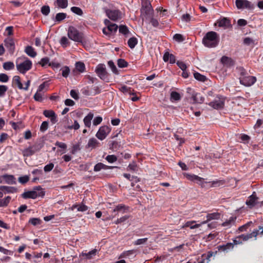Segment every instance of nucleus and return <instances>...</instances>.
<instances>
[{"label": "nucleus", "instance_id": "52", "mask_svg": "<svg viewBox=\"0 0 263 263\" xmlns=\"http://www.w3.org/2000/svg\"><path fill=\"white\" fill-rule=\"evenodd\" d=\"M41 11L43 15L45 16L48 15L50 12L49 6L47 5H44L42 6L41 9Z\"/></svg>", "mask_w": 263, "mask_h": 263}, {"label": "nucleus", "instance_id": "6", "mask_svg": "<svg viewBox=\"0 0 263 263\" xmlns=\"http://www.w3.org/2000/svg\"><path fill=\"white\" fill-rule=\"evenodd\" d=\"M32 67L31 61L27 59L25 61L16 64V68L21 73L24 74Z\"/></svg>", "mask_w": 263, "mask_h": 263}, {"label": "nucleus", "instance_id": "29", "mask_svg": "<svg viewBox=\"0 0 263 263\" xmlns=\"http://www.w3.org/2000/svg\"><path fill=\"white\" fill-rule=\"evenodd\" d=\"M114 168H118L117 166H108V165H95L94 166V171L98 172L100 171L102 169L106 170V169H112Z\"/></svg>", "mask_w": 263, "mask_h": 263}, {"label": "nucleus", "instance_id": "7", "mask_svg": "<svg viewBox=\"0 0 263 263\" xmlns=\"http://www.w3.org/2000/svg\"><path fill=\"white\" fill-rule=\"evenodd\" d=\"M235 4L239 9L246 8L252 10L254 8V5L248 0H236Z\"/></svg>", "mask_w": 263, "mask_h": 263}, {"label": "nucleus", "instance_id": "53", "mask_svg": "<svg viewBox=\"0 0 263 263\" xmlns=\"http://www.w3.org/2000/svg\"><path fill=\"white\" fill-rule=\"evenodd\" d=\"M233 243L234 245H240L242 243V237L241 235L237 236L235 239L233 240Z\"/></svg>", "mask_w": 263, "mask_h": 263}, {"label": "nucleus", "instance_id": "5", "mask_svg": "<svg viewBox=\"0 0 263 263\" xmlns=\"http://www.w3.org/2000/svg\"><path fill=\"white\" fill-rule=\"evenodd\" d=\"M95 72L101 80L107 82H108V73L106 71L105 65L103 64H99L96 68Z\"/></svg>", "mask_w": 263, "mask_h": 263}, {"label": "nucleus", "instance_id": "14", "mask_svg": "<svg viewBox=\"0 0 263 263\" xmlns=\"http://www.w3.org/2000/svg\"><path fill=\"white\" fill-rule=\"evenodd\" d=\"M218 25L220 27L228 28L231 26L230 20L224 17L217 20L216 23L215 24V25Z\"/></svg>", "mask_w": 263, "mask_h": 263}, {"label": "nucleus", "instance_id": "62", "mask_svg": "<svg viewBox=\"0 0 263 263\" xmlns=\"http://www.w3.org/2000/svg\"><path fill=\"white\" fill-rule=\"evenodd\" d=\"M148 18L149 19V23H151L154 27H157L159 26V24L158 20L154 18L152 15H151L150 17H148Z\"/></svg>", "mask_w": 263, "mask_h": 263}, {"label": "nucleus", "instance_id": "35", "mask_svg": "<svg viewBox=\"0 0 263 263\" xmlns=\"http://www.w3.org/2000/svg\"><path fill=\"white\" fill-rule=\"evenodd\" d=\"M253 224V222L252 221H249V222H248L247 223H246L245 224L243 225V226H241L240 227H239L238 229V231L239 232H246L247 231L248 229H249V228Z\"/></svg>", "mask_w": 263, "mask_h": 263}, {"label": "nucleus", "instance_id": "2", "mask_svg": "<svg viewBox=\"0 0 263 263\" xmlns=\"http://www.w3.org/2000/svg\"><path fill=\"white\" fill-rule=\"evenodd\" d=\"M219 42V36L215 31L208 32L202 39V43L206 47H216Z\"/></svg>", "mask_w": 263, "mask_h": 263}, {"label": "nucleus", "instance_id": "44", "mask_svg": "<svg viewBox=\"0 0 263 263\" xmlns=\"http://www.w3.org/2000/svg\"><path fill=\"white\" fill-rule=\"evenodd\" d=\"M117 65L120 68H125L127 67L128 63L123 59H119L117 61Z\"/></svg>", "mask_w": 263, "mask_h": 263}, {"label": "nucleus", "instance_id": "64", "mask_svg": "<svg viewBox=\"0 0 263 263\" xmlns=\"http://www.w3.org/2000/svg\"><path fill=\"white\" fill-rule=\"evenodd\" d=\"M106 160L109 162V163H114L117 160V157L114 155H108L106 157Z\"/></svg>", "mask_w": 263, "mask_h": 263}, {"label": "nucleus", "instance_id": "41", "mask_svg": "<svg viewBox=\"0 0 263 263\" xmlns=\"http://www.w3.org/2000/svg\"><path fill=\"white\" fill-rule=\"evenodd\" d=\"M108 65L114 73L119 74V71L112 61H109L108 62Z\"/></svg>", "mask_w": 263, "mask_h": 263}, {"label": "nucleus", "instance_id": "20", "mask_svg": "<svg viewBox=\"0 0 263 263\" xmlns=\"http://www.w3.org/2000/svg\"><path fill=\"white\" fill-rule=\"evenodd\" d=\"M236 217L231 216L229 219L221 224V226L228 228H231L232 226L235 225L236 220Z\"/></svg>", "mask_w": 263, "mask_h": 263}, {"label": "nucleus", "instance_id": "61", "mask_svg": "<svg viewBox=\"0 0 263 263\" xmlns=\"http://www.w3.org/2000/svg\"><path fill=\"white\" fill-rule=\"evenodd\" d=\"M55 113L52 110H45L43 111V115L47 118H51L53 115H54Z\"/></svg>", "mask_w": 263, "mask_h": 263}, {"label": "nucleus", "instance_id": "25", "mask_svg": "<svg viewBox=\"0 0 263 263\" xmlns=\"http://www.w3.org/2000/svg\"><path fill=\"white\" fill-rule=\"evenodd\" d=\"M128 206H126L123 204H119L115 208L113 212H121L122 213H124L128 210Z\"/></svg>", "mask_w": 263, "mask_h": 263}, {"label": "nucleus", "instance_id": "50", "mask_svg": "<svg viewBox=\"0 0 263 263\" xmlns=\"http://www.w3.org/2000/svg\"><path fill=\"white\" fill-rule=\"evenodd\" d=\"M127 170L132 173L139 174L138 172L139 171L138 165H128Z\"/></svg>", "mask_w": 263, "mask_h": 263}, {"label": "nucleus", "instance_id": "54", "mask_svg": "<svg viewBox=\"0 0 263 263\" xmlns=\"http://www.w3.org/2000/svg\"><path fill=\"white\" fill-rule=\"evenodd\" d=\"M147 238H140L135 241L133 243L134 245H143L147 242Z\"/></svg>", "mask_w": 263, "mask_h": 263}, {"label": "nucleus", "instance_id": "15", "mask_svg": "<svg viewBox=\"0 0 263 263\" xmlns=\"http://www.w3.org/2000/svg\"><path fill=\"white\" fill-rule=\"evenodd\" d=\"M259 227H258V229H254L252 233L247 234H241V236L242 237V240L243 241H246L249 240L250 239L255 237V239H256L257 236L260 233L259 232Z\"/></svg>", "mask_w": 263, "mask_h": 263}, {"label": "nucleus", "instance_id": "8", "mask_svg": "<svg viewBox=\"0 0 263 263\" xmlns=\"http://www.w3.org/2000/svg\"><path fill=\"white\" fill-rule=\"evenodd\" d=\"M222 96H219L217 97V99H215L208 103V105L215 109H220L223 108L224 105V100L221 98Z\"/></svg>", "mask_w": 263, "mask_h": 263}, {"label": "nucleus", "instance_id": "24", "mask_svg": "<svg viewBox=\"0 0 263 263\" xmlns=\"http://www.w3.org/2000/svg\"><path fill=\"white\" fill-rule=\"evenodd\" d=\"M163 59L164 62H167L169 60L170 63L171 64H174L176 62L175 55L173 54H170L168 52L164 53Z\"/></svg>", "mask_w": 263, "mask_h": 263}, {"label": "nucleus", "instance_id": "51", "mask_svg": "<svg viewBox=\"0 0 263 263\" xmlns=\"http://www.w3.org/2000/svg\"><path fill=\"white\" fill-rule=\"evenodd\" d=\"M120 90L123 93H129L130 95H134L135 93L132 91L131 88L128 87L125 85L122 86Z\"/></svg>", "mask_w": 263, "mask_h": 263}, {"label": "nucleus", "instance_id": "31", "mask_svg": "<svg viewBox=\"0 0 263 263\" xmlns=\"http://www.w3.org/2000/svg\"><path fill=\"white\" fill-rule=\"evenodd\" d=\"M97 250L96 249H93L88 253H83V256L85 257V258L87 259H90L92 258L93 256L96 255Z\"/></svg>", "mask_w": 263, "mask_h": 263}, {"label": "nucleus", "instance_id": "34", "mask_svg": "<svg viewBox=\"0 0 263 263\" xmlns=\"http://www.w3.org/2000/svg\"><path fill=\"white\" fill-rule=\"evenodd\" d=\"M10 196H7L4 199H0V207H5L8 205L11 200Z\"/></svg>", "mask_w": 263, "mask_h": 263}, {"label": "nucleus", "instance_id": "4", "mask_svg": "<svg viewBox=\"0 0 263 263\" xmlns=\"http://www.w3.org/2000/svg\"><path fill=\"white\" fill-rule=\"evenodd\" d=\"M68 36L71 40L78 43H82L84 39L83 33L79 32L73 26L69 27L68 30Z\"/></svg>", "mask_w": 263, "mask_h": 263}, {"label": "nucleus", "instance_id": "26", "mask_svg": "<svg viewBox=\"0 0 263 263\" xmlns=\"http://www.w3.org/2000/svg\"><path fill=\"white\" fill-rule=\"evenodd\" d=\"M26 53L30 57L34 58L36 55V52L33 48L31 46H27L25 49Z\"/></svg>", "mask_w": 263, "mask_h": 263}, {"label": "nucleus", "instance_id": "42", "mask_svg": "<svg viewBox=\"0 0 263 263\" xmlns=\"http://www.w3.org/2000/svg\"><path fill=\"white\" fill-rule=\"evenodd\" d=\"M3 68L6 70L13 69L14 68V65L12 62H7L3 64Z\"/></svg>", "mask_w": 263, "mask_h": 263}, {"label": "nucleus", "instance_id": "13", "mask_svg": "<svg viewBox=\"0 0 263 263\" xmlns=\"http://www.w3.org/2000/svg\"><path fill=\"white\" fill-rule=\"evenodd\" d=\"M258 197H257L255 192H253L246 201V205L250 208L252 209L258 203Z\"/></svg>", "mask_w": 263, "mask_h": 263}, {"label": "nucleus", "instance_id": "60", "mask_svg": "<svg viewBox=\"0 0 263 263\" xmlns=\"http://www.w3.org/2000/svg\"><path fill=\"white\" fill-rule=\"evenodd\" d=\"M123 176L129 180L133 181L134 180L135 182L139 181V180L137 178V177L131 176L129 174L124 173L123 174Z\"/></svg>", "mask_w": 263, "mask_h": 263}, {"label": "nucleus", "instance_id": "12", "mask_svg": "<svg viewBox=\"0 0 263 263\" xmlns=\"http://www.w3.org/2000/svg\"><path fill=\"white\" fill-rule=\"evenodd\" d=\"M106 15L112 21H116L121 18V12L118 10L105 9Z\"/></svg>", "mask_w": 263, "mask_h": 263}, {"label": "nucleus", "instance_id": "27", "mask_svg": "<svg viewBox=\"0 0 263 263\" xmlns=\"http://www.w3.org/2000/svg\"><path fill=\"white\" fill-rule=\"evenodd\" d=\"M93 117V114L92 112H89L84 119L83 121L85 125L89 127L91 125V121Z\"/></svg>", "mask_w": 263, "mask_h": 263}, {"label": "nucleus", "instance_id": "63", "mask_svg": "<svg viewBox=\"0 0 263 263\" xmlns=\"http://www.w3.org/2000/svg\"><path fill=\"white\" fill-rule=\"evenodd\" d=\"M118 28V26L117 24L114 23H112L111 25H109L107 28L108 31H110V32H116Z\"/></svg>", "mask_w": 263, "mask_h": 263}, {"label": "nucleus", "instance_id": "32", "mask_svg": "<svg viewBox=\"0 0 263 263\" xmlns=\"http://www.w3.org/2000/svg\"><path fill=\"white\" fill-rule=\"evenodd\" d=\"M67 14L65 13L60 12L56 14L54 21L57 22H61L66 17Z\"/></svg>", "mask_w": 263, "mask_h": 263}, {"label": "nucleus", "instance_id": "36", "mask_svg": "<svg viewBox=\"0 0 263 263\" xmlns=\"http://www.w3.org/2000/svg\"><path fill=\"white\" fill-rule=\"evenodd\" d=\"M137 43L138 40L137 38L135 37H130L127 42L128 46L132 49L135 47V46L137 44Z\"/></svg>", "mask_w": 263, "mask_h": 263}, {"label": "nucleus", "instance_id": "55", "mask_svg": "<svg viewBox=\"0 0 263 263\" xmlns=\"http://www.w3.org/2000/svg\"><path fill=\"white\" fill-rule=\"evenodd\" d=\"M29 177L27 175L20 177L18 179L19 182L22 184L26 183L29 181Z\"/></svg>", "mask_w": 263, "mask_h": 263}, {"label": "nucleus", "instance_id": "18", "mask_svg": "<svg viewBox=\"0 0 263 263\" xmlns=\"http://www.w3.org/2000/svg\"><path fill=\"white\" fill-rule=\"evenodd\" d=\"M220 61L222 64L227 67H231L233 66L235 64V61L234 60L231 58L226 56H223L221 58Z\"/></svg>", "mask_w": 263, "mask_h": 263}, {"label": "nucleus", "instance_id": "19", "mask_svg": "<svg viewBox=\"0 0 263 263\" xmlns=\"http://www.w3.org/2000/svg\"><path fill=\"white\" fill-rule=\"evenodd\" d=\"M220 217V214L218 212L208 214L206 215V220L201 222V224L206 223L209 221L213 219H219Z\"/></svg>", "mask_w": 263, "mask_h": 263}, {"label": "nucleus", "instance_id": "40", "mask_svg": "<svg viewBox=\"0 0 263 263\" xmlns=\"http://www.w3.org/2000/svg\"><path fill=\"white\" fill-rule=\"evenodd\" d=\"M195 221H187L185 223V227H190L191 229H194L195 228H199L202 224L201 223L200 224H195Z\"/></svg>", "mask_w": 263, "mask_h": 263}, {"label": "nucleus", "instance_id": "11", "mask_svg": "<svg viewBox=\"0 0 263 263\" xmlns=\"http://www.w3.org/2000/svg\"><path fill=\"white\" fill-rule=\"evenodd\" d=\"M256 81V78L254 76H245L239 78L240 83L245 86L249 87L253 85Z\"/></svg>", "mask_w": 263, "mask_h": 263}, {"label": "nucleus", "instance_id": "46", "mask_svg": "<svg viewBox=\"0 0 263 263\" xmlns=\"http://www.w3.org/2000/svg\"><path fill=\"white\" fill-rule=\"evenodd\" d=\"M110 149L113 151H117L121 146L119 142L117 141H112L109 145Z\"/></svg>", "mask_w": 263, "mask_h": 263}, {"label": "nucleus", "instance_id": "10", "mask_svg": "<svg viewBox=\"0 0 263 263\" xmlns=\"http://www.w3.org/2000/svg\"><path fill=\"white\" fill-rule=\"evenodd\" d=\"M141 12L145 13L146 15V19H148V17H150L151 15H152L153 9L151 3L149 1H145L142 3Z\"/></svg>", "mask_w": 263, "mask_h": 263}, {"label": "nucleus", "instance_id": "56", "mask_svg": "<svg viewBox=\"0 0 263 263\" xmlns=\"http://www.w3.org/2000/svg\"><path fill=\"white\" fill-rule=\"evenodd\" d=\"M173 39L178 42H182L184 40V37L182 34L176 33L174 35Z\"/></svg>", "mask_w": 263, "mask_h": 263}, {"label": "nucleus", "instance_id": "1", "mask_svg": "<svg viewBox=\"0 0 263 263\" xmlns=\"http://www.w3.org/2000/svg\"><path fill=\"white\" fill-rule=\"evenodd\" d=\"M183 175L188 180L197 183L202 188L205 187V184H210V187H217L223 186L226 183L225 180L223 179H216L212 181L207 182L204 181V178L199 177L196 175L191 174L187 173H183Z\"/></svg>", "mask_w": 263, "mask_h": 263}, {"label": "nucleus", "instance_id": "39", "mask_svg": "<svg viewBox=\"0 0 263 263\" xmlns=\"http://www.w3.org/2000/svg\"><path fill=\"white\" fill-rule=\"evenodd\" d=\"M13 82L15 83L17 85L20 89H23V84L21 82L20 77L19 76H15L13 78Z\"/></svg>", "mask_w": 263, "mask_h": 263}, {"label": "nucleus", "instance_id": "30", "mask_svg": "<svg viewBox=\"0 0 263 263\" xmlns=\"http://www.w3.org/2000/svg\"><path fill=\"white\" fill-rule=\"evenodd\" d=\"M170 99L171 101H178L181 99L180 95L176 91H172Z\"/></svg>", "mask_w": 263, "mask_h": 263}, {"label": "nucleus", "instance_id": "22", "mask_svg": "<svg viewBox=\"0 0 263 263\" xmlns=\"http://www.w3.org/2000/svg\"><path fill=\"white\" fill-rule=\"evenodd\" d=\"M2 177L5 180L6 183L9 184H15V178L13 175H4Z\"/></svg>", "mask_w": 263, "mask_h": 263}, {"label": "nucleus", "instance_id": "37", "mask_svg": "<svg viewBox=\"0 0 263 263\" xmlns=\"http://www.w3.org/2000/svg\"><path fill=\"white\" fill-rule=\"evenodd\" d=\"M194 77L195 79L201 82H205L207 79L205 76L197 72L194 73Z\"/></svg>", "mask_w": 263, "mask_h": 263}, {"label": "nucleus", "instance_id": "59", "mask_svg": "<svg viewBox=\"0 0 263 263\" xmlns=\"http://www.w3.org/2000/svg\"><path fill=\"white\" fill-rule=\"evenodd\" d=\"M60 44L63 47H66L69 45V42L66 37L63 36L60 40Z\"/></svg>", "mask_w": 263, "mask_h": 263}, {"label": "nucleus", "instance_id": "9", "mask_svg": "<svg viewBox=\"0 0 263 263\" xmlns=\"http://www.w3.org/2000/svg\"><path fill=\"white\" fill-rule=\"evenodd\" d=\"M111 129L108 126H102L100 127L99 130L96 135V136L99 140H103L107 137Z\"/></svg>", "mask_w": 263, "mask_h": 263}, {"label": "nucleus", "instance_id": "58", "mask_svg": "<svg viewBox=\"0 0 263 263\" xmlns=\"http://www.w3.org/2000/svg\"><path fill=\"white\" fill-rule=\"evenodd\" d=\"M129 216L128 215H125L124 216H122V217H120V218H118L116 221H115V223L116 224L121 223L122 222H125L126 220H127L129 218Z\"/></svg>", "mask_w": 263, "mask_h": 263}, {"label": "nucleus", "instance_id": "23", "mask_svg": "<svg viewBox=\"0 0 263 263\" xmlns=\"http://www.w3.org/2000/svg\"><path fill=\"white\" fill-rule=\"evenodd\" d=\"M192 99L193 100V103H202L204 100L203 97L200 96V93L196 92L192 94Z\"/></svg>", "mask_w": 263, "mask_h": 263}, {"label": "nucleus", "instance_id": "49", "mask_svg": "<svg viewBox=\"0 0 263 263\" xmlns=\"http://www.w3.org/2000/svg\"><path fill=\"white\" fill-rule=\"evenodd\" d=\"M62 71V76L64 78H67L70 72V69L67 66H64L60 69Z\"/></svg>", "mask_w": 263, "mask_h": 263}, {"label": "nucleus", "instance_id": "28", "mask_svg": "<svg viewBox=\"0 0 263 263\" xmlns=\"http://www.w3.org/2000/svg\"><path fill=\"white\" fill-rule=\"evenodd\" d=\"M99 144V142L94 138H91L89 140L86 148H95Z\"/></svg>", "mask_w": 263, "mask_h": 263}, {"label": "nucleus", "instance_id": "16", "mask_svg": "<svg viewBox=\"0 0 263 263\" xmlns=\"http://www.w3.org/2000/svg\"><path fill=\"white\" fill-rule=\"evenodd\" d=\"M5 46L11 54H13L15 50V44L13 40L11 38L5 40Z\"/></svg>", "mask_w": 263, "mask_h": 263}, {"label": "nucleus", "instance_id": "57", "mask_svg": "<svg viewBox=\"0 0 263 263\" xmlns=\"http://www.w3.org/2000/svg\"><path fill=\"white\" fill-rule=\"evenodd\" d=\"M49 63V58L48 57H45L42 58L41 61L38 63L42 67H44L47 64Z\"/></svg>", "mask_w": 263, "mask_h": 263}, {"label": "nucleus", "instance_id": "47", "mask_svg": "<svg viewBox=\"0 0 263 263\" xmlns=\"http://www.w3.org/2000/svg\"><path fill=\"white\" fill-rule=\"evenodd\" d=\"M71 11L73 13H74L78 15H80V16L82 15L83 14L82 10L80 8L78 7H75V6L72 7L71 8Z\"/></svg>", "mask_w": 263, "mask_h": 263}, {"label": "nucleus", "instance_id": "43", "mask_svg": "<svg viewBox=\"0 0 263 263\" xmlns=\"http://www.w3.org/2000/svg\"><path fill=\"white\" fill-rule=\"evenodd\" d=\"M119 32L126 35L129 33V30L125 25H120L118 27Z\"/></svg>", "mask_w": 263, "mask_h": 263}, {"label": "nucleus", "instance_id": "38", "mask_svg": "<svg viewBox=\"0 0 263 263\" xmlns=\"http://www.w3.org/2000/svg\"><path fill=\"white\" fill-rule=\"evenodd\" d=\"M76 68L80 72H83L85 69V66L83 62H77L76 63Z\"/></svg>", "mask_w": 263, "mask_h": 263}, {"label": "nucleus", "instance_id": "17", "mask_svg": "<svg viewBox=\"0 0 263 263\" xmlns=\"http://www.w3.org/2000/svg\"><path fill=\"white\" fill-rule=\"evenodd\" d=\"M234 248V244L232 242H228L226 244L220 245L217 247L219 251L228 253Z\"/></svg>", "mask_w": 263, "mask_h": 263}, {"label": "nucleus", "instance_id": "45", "mask_svg": "<svg viewBox=\"0 0 263 263\" xmlns=\"http://www.w3.org/2000/svg\"><path fill=\"white\" fill-rule=\"evenodd\" d=\"M214 252L212 251H209L206 255L203 254L202 255V260H204V262H205V260H206V263H208L210 260V258L213 255Z\"/></svg>", "mask_w": 263, "mask_h": 263}, {"label": "nucleus", "instance_id": "3", "mask_svg": "<svg viewBox=\"0 0 263 263\" xmlns=\"http://www.w3.org/2000/svg\"><path fill=\"white\" fill-rule=\"evenodd\" d=\"M45 195V191H43L41 186L34 187L33 191L25 192L22 194V197L24 199H36L37 197H43Z\"/></svg>", "mask_w": 263, "mask_h": 263}, {"label": "nucleus", "instance_id": "48", "mask_svg": "<svg viewBox=\"0 0 263 263\" xmlns=\"http://www.w3.org/2000/svg\"><path fill=\"white\" fill-rule=\"evenodd\" d=\"M29 223L35 226L41 224L42 220L39 218H32L29 219Z\"/></svg>", "mask_w": 263, "mask_h": 263}, {"label": "nucleus", "instance_id": "21", "mask_svg": "<svg viewBox=\"0 0 263 263\" xmlns=\"http://www.w3.org/2000/svg\"><path fill=\"white\" fill-rule=\"evenodd\" d=\"M0 190L3 191L5 194L14 193L17 191V189L16 187L8 186H1Z\"/></svg>", "mask_w": 263, "mask_h": 263}, {"label": "nucleus", "instance_id": "33", "mask_svg": "<svg viewBox=\"0 0 263 263\" xmlns=\"http://www.w3.org/2000/svg\"><path fill=\"white\" fill-rule=\"evenodd\" d=\"M56 3L58 7L62 9H65L68 6L67 0H56Z\"/></svg>", "mask_w": 263, "mask_h": 263}]
</instances>
